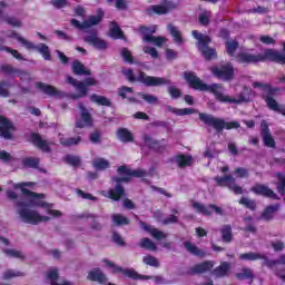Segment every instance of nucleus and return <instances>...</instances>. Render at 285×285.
<instances>
[{"instance_id": "obj_1", "label": "nucleus", "mask_w": 285, "mask_h": 285, "mask_svg": "<svg viewBox=\"0 0 285 285\" xmlns=\"http://www.w3.org/2000/svg\"><path fill=\"white\" fill-rule=\"evenodd\" d=\"M184 78L186 79L187 83L190 88H194V90H202V91H208L213 92L215 95L216 99L218 101H222L223 104H248L250 101V94L253 90H250L248 87L243 88V92L237 96V98H233L226 94H224V87L222 85L214 83L212 86H208L199 79L194 72H184Z\"/></svg>"}, {"instance_id": "obj_2", "label": "nucleus", "mask_w": 285, "mask_h": 285, "mask_svg": "<svg viewBox=\"0 0 285 285\" xmlns=\"http://www.w3.org/2000/svg\"><path fill=\"white\" fill-rule=\"evenodd\" d=\"M118 175H121L122 177H112V181L116 183L115 189H109L107 191H101V195L105 197H108L109 199H112L114 202H119L121 197L126 195V190L124 189V186H121V181H125L128 184L130 181L131 177H146V170L144 169H130L127 166H120L117 169Z\"/></svg>"}, {"instance_id": "obj_3", "label": "nucleus", "mask_w": 285, "mask_h": 285, "mask_svg": "<svg viewBox=\"0 0 285 285\" xmlns=\"http://www.w3.org/2000/svg\"><path fill=\"white\" fill-rule=\"evenodd\" d=\"M17 206L19 208L18 215L20 219L24 222V224H32L33 226H37V224H41V222H50L49 216H41L39 212L28 208L30 206H40L41 208H48L49 205L46 202H18Z\"/></svg>"}, {"instance_id": "obj_4", "label": "nucleus", "mask_w": 285, "mask_h": 285, "mask_svg": "<svg viewBox=\"0 0 285 285\" xmlns=\"http://www.w3.org/2000/svg\"><path fill=\"white\" fill-rule=\"evenodd\" d=\"M122 75H125L126 79H128V81H130L131 83H135V81H139V83H144V86H147L149 88L170 86V80L163 77L148 76L144 71H140L137 78H135V72L132 71V69L122 70Z\"/></svg>"}, {"instance_id": "obj_5", "label": "nucleus", "mask_w": 285, "mask_h": 285, "mask_svg": "<svg viewBox=\"0 0 285 285\" xmlns=\"http://www.w3.org/2000/svg\"><path fill=\"white\" fill-rule=\"evenodd\" d=\"M199 119L205 124V126H209L215 129L216 132H223L224 128L226 130H233L234 128L237 129L240 126L237 121L226 122L223 118H217L208 114H199Z\"/></svg>"}, {"instance_id": "obj_6", "label": "nucleus", "mask_w": 285, "mask_h": 285, "mask_svg": "<svg viewBox=\"0 0 285 285\" xmlns=\"http://www.w3.org/2000/svg\"><path fill=\"white\" fill-rule=\"evenodd\" d=\"M191 35L194 39L198 41L197 42L198 50L199 52H202L203 57L207 61H210L212 59H215L217 57V51L208 47V43H210L212 41L210 37L203 35L197 30L191 31Z\"/></svg>"}, {"instance_id": "obj_7", "label": "nucleus", "mask_w": 285, "mask_h": 285, "mask_svg": "<svg viewBox=\"0 0 285 285\" xmlns=\"http://www.w3.org/2000/svg\"><path fill=\"white\" fill-rule=\"evenodd\" d=\"M277 92H279V88L267 89L266 94L262 95V98L266 102L267 108L269 110H274V112H279L285 117V106H281L274 97H276Z\"/></svg>"}, {"instance_id": "obj_8", "label": "nucleus", "mask_w": 285, "mask_h": 285, "mask_svg": "<svg viewBox=\"0 0 285 285\" xmlns=\"http://www.w3.org/2000/svg\"><path fill=\"white\" fill-rule=\"evenodd\" d=\"M210 71L214 77L222 79V81H230L235 79V68L228 62L217 67H212Z\"/></svg>"}, {"instance_id": "obj_9", "label": "nucleus", "mask_w": 285, "mask_h": 285, "mask_svg": "<svg viewBox=\"0 0 285 285\" xmlns=\"http://www.w3.org/2000/svg\"><path fill=\"white\" fill-rule=\"evenodd\" d=\"M102 19H104V11L99 9L97 16H90L83 22H80L77 19H71L70 23L71 26H73V28H77L78 30H88L89 28H92V26H99Z\"/></svg>"}, {"instance_id": "obj_10", "label": "nucleus", "mask_w": 285, "mask_h": 285, "mask_svg": "<svg viewBox=\"0 0 285 285\" xmlns=\"http://www.w3.org/2000/svg\"><path fill=\"white\" fill-rule=\"evenodd\" d=\"M215 181L217 183V186L226 187L229 190H232L235 195H244V189L239 185H237L235 177L233 176H217L215 178Z\"/></svg>"}, {"instance_id": "obj_11", "label": "nucleus", "mask_w": 285, "mask_h": 285, "mask_svg": "<svg viewBox=\"0 0 285 285\" xmlns=\"http://www.w3.org/2000/svg\"><path fill=\"white\" fill-rule=\"evenodd\" d=\"M18 41L27 48V50H38L40 55H42L43 59L46 61H50L52 59V56L50 55V48L46 43H40L39 46H35V43L26 40L23 37H18Z\"/></svg>"}, {"instance_id": "obj_12", "label": "nucleus", "mask_w": 285, "mask_h": 285, "mask_svg": "<svg viewBox=\"0 0 285 285\" xmlns=\"http://www.w3.org/2000/svg\"><path fill=\"white\" fill-rule=\"evenodd\" d=\"M171 10H177V3L173 1L165 2L164 4H154L146 9V14L153 17V14H168Z\"/></svg>"}, {"instance_id": "obj_13", "label": "nucleus", "mask_w": 285, "mask_h": 285, "mask_svg": "<svg viewBox=\"0 0 285 285\" xmlns=\"http://www.w3.org/2000/svg\"><path fill=\"white\" fill-rule=\"evenodd\" d=\"M191 207L197 212L200 213L202 215H205L207 217H210L213 213H216V215H224V209L217 205H208L205 206L204 204L199 202L191 200Z\"/></svg>"}, {"instance_id": "obj_14", "label": "nucleus", "mask_w": 285, "mask_h": 285, "mask_svg": "<svg viewBox=\"0 0 285 285\" xmlns=\"http://www.w3.org/2000/svg\"><path fill=\"white\" fill-rule=\"evenodd\" d=\"M104 263L111 268L112 273H121L125 277H129V279H139V273L132 268H122L108 259H104Z\"/></svg>"}, {"instance_id": "obj_15", "label": "nucleus", "mask_w": 285, "mask_h": 285, "mask_svg": "<svg viewBox=\"0 0 285 285\" xmlns=\"http://www.w3.org/2000/svg\"><path fill=\"white\" fill-rule=\"evenodd\" d=\"M16 130L17 127H14L10 119L6 118V116H0V137L2 139H12V132Z\"/></svg>"}, {"instance_id": "obj_16", "label": "nucleus", "mask_w": 285, "mask_h": 285, "mask_svg": "<svg viewBox=\"0 0 285 285\" xmlns=\"http://www.w3.org/2000/svg\"><path fill=\"white\" fill-rule=\"evenodd\" d=\"M83 41L86 43H89L90 46H94L97 50H107L108 49V42L97 35V32L91 31L89 35L85 36Z\"/></svg>"}, {"instance_id": "obj_17", "label": "nucleus", "mask_w": 285, "mask_h": 285, "mask_svg": "<svg viewBox=\"0 0 285 285\" xmlns=\"http://www.w3.org/2000/svg\"><path fill=\"white\" fill-rule=\"evenodd\" d=\"M261 137H263V142L267 148H275V139L273 135H271V129L266 120L261 122Z\"/></svg>"}, {"instance_id": "obj_18", "label": "nucleus", "mask_w": 285, "mask_h": 285, "mask_svg": "<svg viewBox=\"0 0 285 285\" xmlns=\"http://www.w3.org/2000/svg\"><path fill=\"white\" fill-rule=\"evenodd\" d=\"M252 193H255L256 195H263V197H268L269 199L279 200V197L273 189H269L266 185H256L252 187Z\"/></svg>"}, {"instance_id": "obj_19", "label": "nucleus", "mask_w": 285, "mask_h": 285, "mask_svg": "<svg viewBox=\"0 0 285 285\" xmlns=\"http://www.w3.org/2000/svg\"><path fill=\"white\" fill-rule=\"evenodd\" d=\"M87 279L89 282H97V284H108V276H106L99 268H94L88 273Z\"/></svg>"}, {"instance_id": "obj_20", "label": "nucleus", "mask_w": 285, "mask_h": 285, "mask_svg": "<svg viewBox=\"0 0 285 285\" xmlns=\"http://www.w3.org/2000/svg\"><path fill=\"white\" fill-rule=\"evenodd\" d=\"M31 141L36 148L42 150V153H50V144L48 140L43 139L39 134L31 135Z\"/></svg>"}, {"instance_id": "obj_21", "label": "nucleus", "mask_w": 285, "mask_h": 285, "mask_svg": "<svg viewBox=\"0 0 285 285\" xmlns=\"http://www.w3.org/2000/svg\"><path fill=\"white\" fill-rule=\"evenodd\" d=\"M36 86L45 95H49L50 97H65V94L62 91H59L57 88H55L51 85H46L43 82H38Z\"/></svg>"}, {"instance_id": "obj_22", "label": "nucleus", "mask_w": 285, "mask_h": 285, "mask_svg": "<svg viewBox=\"0 0 285 285\" xmlns=\"http://www.w3.org/2000/svg\"><path fill=\"white\" fill-rule=\"evenodd\" d=\"M213 262L206 261L200 264L195 265L190 269L191 275H202V273H208V271H213Z\"/></svg>"}, {"instance_id": "obj_23", "label": "nucleus", "mask_w": 285, "mask_h": 285, "mask_svg": "<svg viewBox=\"0 0 285 285\" xmlns=\"http://www.w3.org/2000/svg\"><path fill=\"white\" fill-rule=\"evenodd\" d=\"M239 63H259V53L240 52L237 55Z\"/></svg>"}, {"instance_id": "obj_24", "label": "nucleus", "mask_w": 285, "mask_h": 285, "mask_svg": "<svg viewBox=\"0 0 285 285\" xmlns=\"http://www.w3.org/2000/svg\"><path fill=\"white\" fill-rule=\"evenodd\" d=\"M71 70L73 75L77 76L90 77V75H92V71H90V69H87L86 66H83V63H81V61L79 60L72 62Z\"/></svg>"}, {"instance_id": "obj_25", "label": "nucleus", "mask_w": 285, "mask_h": 285, "mask_svg": "<svg viewBox=\"0 0 285 285\" xmlns=\"http://www.w3.org/2000/svg\"><path fill=\"white\" fill-rule=\"evenodd\" d=\"M184 247L187 250V253H190V255H195V257L204 258L206 257V252L197 247V245L193 244L189 240H186L184 243Z\"/></svg>"}, {"instance_id": "obj_26", "label": "nucleus", "mask_w": 285, "mask_h": 285, "mask_svg": "<svg viewBox=\"0 0 285 285\" xmlns=\"http://www.w3.org/2000/svg\"><path fill=\"white\" fill-rule=\"evenodd\" d=\"M239 259H242L244 262H255L257 259H263L265 262L268 259V257L262 253L248 252L245 254H240Z\"/></svg>"}, {"instance_id": "obj_27", "label": "nucleus", "mask_w": 285, "mask_h": 285, "mask_svg": "<svg viewBox=\"0 0 285 285\" xmlns=\"http://www.w3.org/2000/svg\"><path fill=\"white\" fill-rule=\"evenodd\" d=\"M23 186H32V183H21L16 186V188H21L22 195H27L28 197H31V199H46V195L30 191V189L23 188Z\"/></svg>"}, {"instance_id": "obj_28", "label": "nucleus", "mask_w": 285, "mask_h": 285, "mask_svg": "<svg viewBox=\"0 0 285 285\" xmlns=\"http://www.w3.org/2000/svg\"><path fill=\"white\" fill-rule=\"evenodd\" d=\"M142 41H145V43H154L157 48H161V46H164V43H166V41H168V39H166L165 37H156L153 35H145V36H142Z\"/></svg>"}, {"instance_id": "obj_29", "label": "nucleus", "mask_w": 285, "mask_h": 285, "mask_svg": "<svg viewBox=\"0 0 285 285\" xmlns=\"http://www.w3.org/2000/svg\"><path fill=\"white\" fill-rule=\"evenodd\" d=\"M279 210V204L271 205L261 215V219H265V222H271L275 217V213Z\"/></svg>"}, {"instance_id": "obj_30", "label": "nucleus", "mask_w": 285, "mask_h": 285, "mask_svg": "<svg viewBox=\"0 0 285 285\" xmlns=\"http://www.w3.org/2000/svg\"><path fill=\"white\" fill-rule=\"evenodd\" d=\"M1 70L4 75H9L10 77H26V71L17 69L10 65H6L1 67Z\"/></svg>"}, {"instance_id": "obj_31", "label": "nucleus", "mask_w": 285, "mask_h": 285, "mask_svg": "<svg viewBox=\"0 0 285 285\" xmlns=\"http://www.w3.org/2000/svg\"><path fill=\"white\" fill-rule=\"evenodd\" d=\"M47 279L51 282V285H72L68 282H63L62 284L57 283V279H59V269L56 267H52L47 272Z\"/></svg>"}, {"instance_id": "obj_32", "label": "nucleus", "mask_w": 285, "mask_h": 285, "mask_svg": "<svg viewBox=\"0 0 285 285\" xmlns=\"http://www.w3.org/2000/svg\"><path fill=\"white\" fill-rule=\"evenodd\" d=\"M228 271H230V263L223 262L218 267L213 271L215 277H226L228 275Z\"/></svg>"}, {"instance_id": "obj_33", "label": "nucleus", "mask_w": 285, "mask_h": 285, "mask_svg": "<svg viewBox=\"0 0 285 285\" xmlns=\"http://www.w3.org/2000/svg\"><path fill=\"white\" fill-rule=\"evenodd\" d=\"M144 229L154 237V239L161 240L168 237V234L150 226H144Z\"/></svg>"}, {"instance_id": "obj_34", "label": "nucleus", "mask_w": 285, "mask_h": 285, "mask_svg": "<svg viewBox=\"0 0 285 285\" xmlns=\"http://www.w3.org/2000/svg\"><path fill=\"white\" fill-rule=\"evenodd\" d=\"M78 108L80 109V115L85 126H92V117L90 116L88 109H86V106H83V102H79Z\"/></svg>"}, {"instance_id": "obj_35", "label": "nucleus", "mask_w": 285, "mask_h": 285, "mask_svg": "<svg viewBox=\"0 0 285 285\" xmlns=\"http://www.w3.org/2000/svg\"><path fill=\"white\" fill-rule=\"evenodd\" d=\"M109 35L112 39H121L124 37V31H121L116 21L110 22Z\"/></svg>"}, {"instance_id": "obj_36", "label": "nucleus", "mask_w": 285, "mask_h": 285, "mask_svg": "<svg viewBox=\"0 0 285 285\" xmlns=\"http://www.w3.org/2000/svg\"><path fill=\"white\" fill-rule=\"evenodd\" d=\"M59 141L61 146L70 147V146H77L81 141V137H72V138H66L63 135L59 134Z\"/></svg>"}, {"instance_id": "obj_37", "label": "nucleus", "mask_w": 285, "mask_h": 285, "mask_svg": "<svg viewBox=\"0 0 285 285\" xmlns=\"http://www.w3.org/2000/svg\"><path fill=\"white\" fill-rule=\"evenodd\" d=\"M111 222L115 226H128L130 224V219L121 214L111 215Z\"/></svg>"}, {"instance_id": "obj_38", "label": "nucleus", "mask_w": 285, "mask_h": 285, "mask_svg": "<svg viewBox=\"0 0 285 285\" xmlns=\"http://www.w3.org/2000/svg\"><path fill=\"white\" fill-rule=\"evenodd\" d=\"M220 233L223 242H225L226 244H230V242H233V227H230V225H225L220 229Z\"/></svg>"}, {"instance_id": "obj_39", "label": "nucleus", "mask_w": 285, "mask_h": 285, "mask_svg": "<svg viewBox=\"0 0 285 285\" xmlns=\"http://www.w3.org/2000/svg\"><path fill=\"white\" fill-rule=\"evenodd\" d=\"M167 28L171 37L174 38L175 43L181 46V43H184V39H181V32L179 31V29H177V27H175L174 24H168Z\"/></svg>"}, {"instance_id": "obj_40", "label": "nucleus", "mask_w": 285, "mask_h": 285, "mask_svg": "<svg viewBox=\"0 0 285 285\" xmlns=\"http://www.w3.org/2000/svg\"><path fill=\"white\" fill-rule=\"evenodd\" d=\"M176 164L179 168H186L187 166H193V156L179 155L176 157Z\"/></svg>"}, {"instance_id": "obj_41", "label": "nucleus", "mask_w": 285, "mask_h": 285, "mask_svg": "<svg viewBox=\"0 0 285 285\" xmlns=\"http://www.w3.org/2000/svg\"><path fill=\"white\" fill-rule=\"evenodd\" d=\"M90 101H92L94 104H97L98 106H111L110 100L105 97V96H99L97 94H92L90 96Z\"/></svg>"}, {"instance_id": "obj_42", "label": "nucleus", "mask_w": 285, "mask_h": 285, "mask_svg": "<svg viewBox=\"0 0 285 285\" xmlns=\"http://www.w3.org/2000/svg\"><path fill=\"white\" fill-rule=\"evenodd\" d=\"M117 137L124 144H128V141H132V134L126 128L118 129L117 130Z\"/></svg>"}, {"instance_id": "obj_43", "label": "nucleus", "mask_w": 285, "mask_h": 285, "mask_svg": "<svg viewBox=\"0 0 285 285\" xmlns=\"http://www.w3.org/2000/svg\"><path fill=\"white\" fill-rule=\"evenodd\" d=\"M282 264L285 266V254L281 255L278 259H268L263 262V266H267V268H275V266Z\"/></svg>"}, {"instance_id": "obj_44", "label": "nucleus", "mask_w": 285, "mask_h": 285, "mask_svg": "<svg viewBox=\"0 0 285 285\" xmlns=\"http://www.w3.org/2000/svg\"><path fill=\"white\" fill-rule=\"evenodd\" d=\"M139 246L140 248H145L146 250H157V244H155V242H153V239L148 237L140 239Z\"/></svg>"}, {"instance_id": "obj_45", "label": "nucleus", "mask_w": 285, "mask_h": 285, "mask_svg": "<svg viewBox=\"0 0 285 285\" xmlns=\"http://www.w3.org/2000/svg\"><path fill=\"white\" fill-rule=\"evenodd\" d=\"M92 166L96 168V170H106V168L110 167V161L105 158H96Z\"/></svg>"}, {"instance_id": "obj_46", "label": "nucleus", "mask_w": 285, "mask_h": 285, "mask_svg": "<svg viewBox=\"0 0 285 285\" xmlns=\"http://www.w3.org/2000/svg\"><path fill=\"white\" fill-rule=\"evenodd\" d=\"M225 46L227 55H229L230 57H235V52L237 51V48H239V42L235 40H227Z\"/></svg>"}, {"instance_id": "obj_47", "label": "nucleus", "mask_w": 285, "mask_h": 285, "mask_svg": "<svg viewBox=\"0 0 285 285\" xmlns=\"http://www.w3.org/2000/svg\"><path fill=\"white\" fill-rule=\"evenodd\" d=\"M76 90H78L79 94L70 95V99H73V101H77V99H81L83 97H88V88H86V86L78 85Z\"/></svg>"}, {"instance_id": "obj_48", "label": "nucleus", "mask_w": 285, "mask_h": 285, "mask_svg": "<svg viewBox=\"0 0 285 285\" xmlns=\"http://www.w3.org/2000/svg\"><path fill=\"white\" fill-rule=\"evenodd\" d=\"M4 253V255H7L8 257H16L17 259H21L23 262V259H26V255H23V252L18 250V249H3L2 250Z\"/></svg>"}, {"instance_id": "obj_49", "label": "nucleus", "mask_w": 285, "mask_h": 285, "mask_svg": "<svg viewBox=\"0 0 285 285\" xmlns=\"http://www.w3.org/2000/svg\"><path fill=\"white\" fill-rule=\"evenodd\" d=\"M237 279H253L255 275L253 274V269L243 268L240 272L236 274Z\"/></svg>"}, {"instance_id": "obj_50", "label": "nucleus", "mask_w": 285, "mask_h": 285, "mask_svg": "<svg viewBox=\"0 0 285 285\" xmlns=\"http://www.w3.org/2000/svg\"><path fill=\"white\" fill-rule=\"evenodd\" d=\"M22 165L26 168H39V158L28 157L22 159Z\"/></svg>"}, {"instance_id": "obj_51", "label": "nucleus", "mask_w": 285, "mask_h": 285, "mask_svg": "<svg viewBox=\"0 0 285 285\" xmlns=\"http://www.w3.org/2000/svg\"><path fill=\"white\" fill-rule=\"evenodd\" d=\"M144 264L147 266H153L154 268H159V259L153 255H147L142 258Z\"/></svg>"}, {"instance_id": "obj_52", "label": "nucleus", "mask_w": 285, "mask_h": 285, "mask_svg": "<svg viewBox=\"0 0 285 285\" xmlns=\"http://www.w3.org/2000/svg\"><path fill=\"white\" fill-rule=\"evenodd\" d=\"M276 177L278 179L277 183V191L279 193V195H285V174H276Z\"/></svg>"}, {"instance_id": "obj_53", "label": "nucleus", "mask_w": 285, "mask_h": 285, "mask_svg": "<svg viewBox=\"0 0 285 285\" xmlns=\"http://www.w3.org/2000/svg\"><path fill=\"white\" fill-rule=\"evenodd\" d=\"M65 161L75 168L81 166V158L79 156L68 155L65 157Z\"/></svg>"}, {"instance_id": "obj_54", "label": "nucleus", "mask_w": 285, "mask_h": 285, "mask_svg": "<svg viewBox=\"0 0 285 285\" xmlns=\"http://www.w3.org/2000/svg\"><path fill=\"white\" fill-rule=\"evenodd\" d=\"M140 98L144 99L147 104H159V98L150 94H139Z\"/></svg>"}, {"instance_id": "obj_55", "label": "nucleus", "mask_w": 285, "mask_h": 285, "mask_svg": "<svg viewBox=\"0 0 285 285\" xmlns=\"http://www.w3.org/2000/svg\"><path fill=\"white\" fill-rule=\"evenodd\" d=\"M239 204H242V206H245L246 208H249V210H255V208H257L255 200H252L247 197H242Z\"/></svg>"}, {"instance_id": "obj_56", "label": "nucleus", "mask_w": 285, "mask_h": 285, "mask_svg": "<svg viewBox=\"0 0 285 285\" xmlns=\"http://www.w3.org/2000/svg\"><path fill=\"white\" fill-rule=\"evenodd\" d=\"M142 51L145 55H149L151 59H159V51L155 47L145 46L142 47Z\"/></svg>"}, {"instance_id": "obj_57", "label": "nucleus", "mask_w": 285, "mask_h": 285, "mask_svg": "<svg viewBox=\"0 0 285 285\" xmlns=\"http://www.w3.org/2000/svg\"><path fill=\"white\" fill-rule=\"evenodd\" d=\"M120 55L127 63H135V60L132 59V52L128 50V48H122L120 51Z\"/></svg>"}, {"instance_id": "obj_58", "label": "nucleus", "mask_w": 285, "mask_h": 285, "mask_svg": "<svg viewBox=\"0 0 285 285\" xmlns=\"http://www.w3.org/2000/svg\"><path fill=\"white\" fill-rule=\"evenodd\" d=\"M26 273L23 272H14L12 269H9L4 272L3 279H12V277H24Z\"/></svg>"}, {"instance_id": "obj_59", "label": "nucleus", "mask_w": 285, "mask_h": 285, "mask_svg": "<svg viewBox=\"0 0 285 285\" xmlns=\"http://www.w3.org/2000/svg\"><path fill=\"white\" fill-rule=\"evenodd\" d=\"M0 161H3L4 164H10V161H14V157L6 150L0 149Z\"/></svg>"}, {"instance_id": "obj_60", "label": "nucleus", "mask_w": 285, "mask_h": 285, "mask_svg": "<svg viewBox=\"0 0 285 285\" xmlns=\"http://www.w3.org/2000/svg\"><path fill=\"white\" fill-rule=\"evenodd\" d=\"M259 41L261 43H264L265 46H275V43H277V40H275V38L271 37V36H261L259 37Z\"/></svg>"}, {"instance_id": "obj_61", "label": "nucleus", "mask_w": 285, "mask_h": 285, "mask_svg": "<svg viewBox=\"0 0 285 285\" xmlns=\"http://www.w3.org/2000/svg\"><path fill=\"white\" fill-rule=\"evenodd\" d=\"M4 21L6 23H8L9 26H12L13 28H21V26H23L21 20L13 17H7L4 18Z\"/></svg>"}, {"instance_id": "obj_62", "label": "nucleus", "mask_w": 285, "mask_h": 285, "mask_svg": "<svg viewBox=\"0 0 285 285\" xmlns=\"http://www.w3.org/2000/svg\"><path fill=\"white\" fill-rule=\"evenodd\" d=\"M272 248L275 250V253H282L285 248V244L283 240H273L271 243Z\"/></svg>"}, {"instance_id": "obj_63", "label": "nucleus", "mask_w": 285, "mask_h": 285, "mask_svg": "<svg viewBox=\"0 0 285 285\" xmlns=\"http://www.w3.org/2000/svg\"><path fill=\"white\" fill-rule=\"evenodd\" d=\"M168 92H169L171 99H179V97H181V90H179V88H177L175 86H169Z\"/></svg>"}, {"instance_id": "obj_64", "label": "nucleus", "mask_w": 285, "mask_h": 285, "mask_svg": "<svg viewBox=\"0 0 285 285\" xmlns=\"http://www.w3.org/2000/svg\"><path fill=\"white\" fill-rule=\"evenodd\" d=\"M254 88H261L263 90V95H266L267 90H274L275 87H272L271 85H266L263 82H254Z\"/></svg>"}]
</instances>
